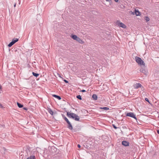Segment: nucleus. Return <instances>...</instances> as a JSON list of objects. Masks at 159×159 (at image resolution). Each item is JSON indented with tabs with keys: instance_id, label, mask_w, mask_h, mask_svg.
<instances>
[{
	"instance_id": "1",
	"label": "nucleus",
	"mask_w": 159,
	"mask_h": 159,
	"mask_svg": "<svg viewBox=\"0 0 159 159\" xmlns=\"http://www.w3.org/2000/svg\"><path fill=\"white\" fill-rule=\"evenodd\" d=\"M66 115L69 118H72L75 121H80L79 116L74 113L68 112H67Z\"/></svg>"
},
{
	"instance_id": "2",
	"label": "nucleus",
	"mask_w": 159,
	"mask_h": 159,
	"mask_svg": "<svg viewBox=\"0 0 159 159\" xmlns=\"http://www.w3.org/2000/svg\"><path fill=\"white\" fill-rule=\"evenodd\" d=\"M135 60L136 62L138 63V64L140 65H143L144 66L145 65V63L143 61L140 57H135Z\"/></svg>"
},
{
	"instance_id": "3",
	"label": "nucleus",
	"mask_w": 159,
	"mask_h": 159,
	"mask_svg": "<svg viewBox=\"0 0 159 159\" xmlns=\"http://www.w3.org/2000/svg\"><path fill=\"white\" fill-rule=\"evenodd\" d=\"M116 25L119 27H121L123 28H126V26L122 22H121L119 20H117L116 22Z\"/></svg>"
},
{
	"instance_id": "4",
	"label": "nucleus",
	"mask_w": 159,
	"mask_h": 159,
	"mask_svg": "<svg viewBox=\"0 0 159 159\" xmlns=\"http://www.w3.org/2000/svg\"><path fill=\"white\" fill-rule=\"evenodd\" d=\"M126 116H129L133 118L136 120H137V119L135 116V115L133 112L127 113L126 114Z\"/></svg>"
},
{
	"instance_id": "5",
	"label": "nucleus",
	"mask_w": 159,
	"mask_h": 159,
	"mask_svg": "<svg viewBox=\"0 0 159 159\" xmlns=\"http://www.w3.org/2000/svg\"><path fill=\"white\" fill-rule=\"evenodd\" d=\"M67 124V128L70 130H72L73 129V127L72 125L70 123V122L69 121L66 122Z\"/></svg>"
},
{
	"instance_id": "6",
	"label": "nucleus",
	"mask_w": 159,
	"mask_h": 159,
	"mask_svg": "<svg viewBox=\"0 0 159 159\" xmlns=\"http://www.w3.org/2000/svg\"><path fill=\"white\" fill-rule=\"evenodd\" d=\"M134 88L135 89H137L139 87H142L141 84L139 83H136L134 85Z\"/></svg>"
},
{
	"instance_id": "7",
	"label": "nucleus",
	"mask_w": 159,
	"mask_h": 159,
	"mask_svg": "<svg viewBox=\"0 0 159 159\" xmlns=\"http://www.w3.org/2000/svg\"><path fill=\"white\" fill-rule=\"evenodd\" d=\"M48 112L52 115L53 116V115L54 112L52 110V109L50 108H48Z\"/></svg>"
},
{
	"instance_id": "8",
	"label": "nucleus",
	"mask_w": 159,
	"mask_h": 159,
	"mask_svg": "<svg viewBox=\"0 0 159 159\" xmlns=\"http://www.w3.org/2000/svg\"><path fill=\"white\" fill-rule=\"evenodd\" d=\"M134 13L136 16H140L141 15L140 12L138 10L135 9L134 11Z\"/></svg>"
},
{
	"instance_id": "9",
	"label": "nucleus",
	"mask_w": 159,
	"mask_h": 159,
	"mask_svg": "<svg viewBox=\"0 0 159 159\" xmlns=\"http://www.w3.org/2000/svg\"><path fill=\"white\" fill-rule=\"evenodd\" d=\"M122 144L123 145L125 146H128L129 145V143L126 141H123L122 142Z\"/></svg>"
},
{
	"instance_id": "10",
	"label": "nucleus",
	"mask_w": 159,
	"mask_h": 159,
	"mask_svg": "<svg viewBox=\"0 0 159 159\" xmlns=\"http://www.w3.org/2000/svg\"><path fill=\"white\" fill-rule=\"evenodd\" d=\"M52 96L54 97V98H57L58 99L60 100L61 99V97L59 96L55 95L53 94L52 95Z\"/></svg>"
},
{
	"instance_id": "11",
	"label": "nucleus",
	"mask_w": 159,
	"mask_h": 159,
	"mask_svg": "<svg viewBox=\"0 0 159 159\" xmlns=\"http://www.w3.org/2000/svg\"><path fill=\"white\" fill-rule=\"evenodd\" d=\"M76 40L80 43H83L84 42L79 37H78Z\"/></svg>"
},
{
	"instance_id": "12",
	"label": "nucleus",
	"mask_w": 159,
	"mask_h": 159,
	"mask_svg": "<svg viewBox=\"0 0 159 159\" xmlns=\"http://www.w3.org/2000/svg\"><path fill=\"white\" fill-rule=\"evenodd\" d=\"M19 40V39L16 38H14L12 40V41L15 44Z\"/></svg>"
},
{
	"instance_id": "13",
	"label": "nucleus",
	"mask_w": 159,
	"mask_h": 159,
	"mask_svg": "<svg viewBox=\"0 0 159 159\" xmlns=\"http://www.w3.org/2000/svg\"><path fill=\"white\" fill-rule=\"evenodd\" d=\"M62 116L63 118L67 122H68L69 121V120L63 114H62Z\"/></svg>"
},
{
	"instance_id": "14",
	"label": "nucleus",
	"mask_w": 159,
	"mask_h": 159,
	"mask_svg": "<svg viewBox=\"0 0 159 159\" xmlns=\"http://www.w3.org/2000/svg\"><path fill=\"white\" fill-rule=\"evenodd\" d=\"M71 37L72 39H73L76 40V39L78 38V37H77L76 35H72L71 36Z\"/></svg>"
},
{
	"instance_id": "15",
	"label": "nucleus",
	"mask_w": 159,
	"mask_h": 159,
	"mask_svg": "<svg viewBox=\"0 0 159 159\" xmlns=\"http://www.w3.org/2000/svg\"><path fill=\"white\" fill-rule=\"evenodd\" d=\"M17 104L18 107L20 108H22L23 107V105L19 103L18 102H17Z\"/></svg>"
},
{
	"instance_id": "16",
	"label": "nucleus",
	"mask_w": 159,
	"mask_h": 159,
	"mask_svg": "<svg viewBox=\"0 0 159 159\" xmlns=\"http://www.w3.org/2000/svg\"><path fill=\"white\" fill-rule=\"evenodd\" d=\"M27 159H35V157L34 155H31L28 157Z\"/></svg>"
},
{
	"instance_id": "17",
	"label": "nucleus",
	"mask_w": 159,
	"mask_h": 159,
	"mask_svg": "<svg viewBox=\"0 0 159 159\" xmlns=\"http://www.w3.org/2000/svg\"><path fill=\"white\" fill-rule=\"evenodd\" d=\"M92 98L94 100H97V96L95 94H93L92 96Z\"/></svg>"
},
{
	"instance_id": "18",
	"label": "nucleus",
	"mask_w": 159,
	"mask_h": 159,
	"mask_svg": "<svg viewBox=\"0 0 159 159\" xmlns=\"http://www.w3.org/2000/svg\"><path fill=\"white\" fill-rule=\"evenodd\" d=\"M99 109H104V110H109V108L108 107H100Z\"/></svg>"
},
{
	"instance_id": "19",
	"label": "nucleus",
	"mask_w": 159,
	"mask_h": 159,
	"mask_svg": "<svg viewBox=\"0 0 159 159\" xmlns=\"http://www.w3.org/2000/svg\"><path fill=\"white\" fill-rule=\"evenodd\" d=\"M32 74L33 75L36 77H37L39 75V74L35 73L34 72H32Z\"/></svg>"
},
{
	"instance_id": "20",
	"label": "nucleus",
	"mask_w": 159,
	"mask_h": 159,
	"mask_svg": "<svg viewBox=\"0 0 159 159\" xmlns=\"http://www.w3.org/2000/svg\"><path fill=\"white\" fill-rule=\"evenodd\" d=\"M14 44V43H13V42L11 41L8 44V46L9 47H11V46H12L13 44Z\"/></svg>"
},
{
	"instance_id": "21",
	"label": "nucleus",
	"mask_w": 159,
	"mask_h": 159,
	"mask_svg": "<svg viewBox=\"0 0 159 159\" xmlns=\"http://www.w3.org/2000/svg\"><path fill=\"white\" fill-rule=\"evenodd\" d=\"M144 19L147 22L148 21L150 20L149 18L147 16L145 17Z\"/></svg>"
},
{
	"instance_id": "22",
	"label": "nucleus",
	"mask_w": 159,
	"mask_h": 159,
	"mask_svg": "<svg viewBox=\"0 0 159 159\" xmlns=\"http://www.w3.org/2000/svg\"><path fill=\"white\" fill-rule=\"evenodd\" d=\"M26 149L27 152H30V148L29 146H27L26 147Z\"/></svg>"
},
{
	"instance_id": "23",
	"label": "nucleus",
	"mask_w": 159,
	"mask_h": 159,
	"mask_svg": "<svg viewBox=\"0 0 159 159\" xmlns=\"http://www.w3.org/2000/svg\"><path fill=\"white\" fill-rule=\"evenodd\" d=\"M76 98L78 99L81 100L82 99L81 96L80 95H78L76 96Z\"/></svg>"
},
{
	"instance_id": "24",
	"label": "nucleus",
	"mask_w": 159,
	"mask_h": 159,
	"mask_svg": "<svg viewBox=\"0 0 159 159\" xmlns=\"http://www.w3.org/2000/svg\"><path fill=\"white\" fill-rule=\"evenodd\" d=\"M84 147H85V148H87V149H89V146H88V145H86V144L85 145H84Z\"/></svg>"
},
{
	"instance_id": "25",
	"label": "nucleus",
	"mask_w": 159,
	"mask_h": 159,
	"mask_svg": "<svg viewBox=\"0 0 159 159\" xmlns=\"http://www.w3.org/2000/svg\"><path fill=\"white\" fill-rule=\"evenodd\" d=\"M145 99L146 101L148 102L149 103V101L148 98H145Z\"/></svg>"
},
{
	"instance_id": "26",
	"label": "nucleus",
	"mask_w": 159,
	"mask_h": 159,
	"mask_svg": "<svg viewBox=\"0 0 159 159\" xmlns=\"http://www.w3.org/2000/svg\"><path fill=\"white\" fill-rule=\"evenodd\" d=\"M64 81L66 83H68V81L66 80H64Z\"/></svg>"
},
{
	"instance_id": "27",
	"label": "nucleus",
	"mask_w": 159,
	"mask_h": 159,
	"mask_svg": "<svg viewBox=\"0 0 159 159\" xmlns=\"http://www.w3.org/2000/svg\"><path fill=\"white\" fill-rule=\"evenodd\" d=\"M23 109L25 110H27V108L26 107H24L23 108Z\"/></svg>"
},
{
	"instance_id": "28",
	"label": "nucleus",
	"mask_w": 159,
	"mask_h": 159,
	"mask_svg": "<svg viewBox=\"0 0 159 159\" xmlns=\"http://www.w3.org/2000/svg\"><path fill=\"white\" fill-rule=\"evenodd\" d=\"M3 107V106H2V104H1L0 103V108H2Z\"/></svg>"
},
{
	"instance_id": "29",
	"label": "nucleus",
	"mask_w": 159,
	"mask_h": 159,
	"mask_svg": "<svg viewBox=\"0 0 159 159\" xmlns=\"http://www.w3.org/2000/svg\"><path fill=\"white\" fill-rule=\"evenodd\" d=\"M106 1L110 2L111 1V0H106Z\"/></svg>"
},
{
	"instance_id": "30",
	"label": "nucleus",
	"mask_w": 159,
	"mask_h": 159,
	"mask_svg": "<svg viewBox=\"0 0 159 159\" xmlns=\"http://www.w3.org/2000/svg\"><path fill=\"white\" fill-rule=\"evenodd\" d=\"M81 92H86V91H85V90L83 89V90H82L81 91Z\"/></svg>"
},
{
	"instance_id": "31",
	"label": "nucleus",
	"mask_w": 159,
	"mask_h": 159,
	"mask_svg": "<svg viewBox=\"0 0 159 159\" xmlns=\"http://www.w3.org/2000/svg\"><path fill=\"white\" fill-rule=\"evenodd\" d=\"M78 147L79 148H80V144H78Z\"/></svg>"
},
{
	"instance_id": "32",
	"label": "nucleus",
	"mask_w": 159,
	"mask_h": 159,
	"mask_svg": "<svg viewBox=\"0 0 159 159\" xmlns=\"http://www.w3.org/2000/svg\"><path fill=\"white\" fill-rule=\"evenodd\" d=\"M2 86H1V84H0V90L2 89Z\"/></svg>"
},
{
	"instance_id": "33",
	"label": "nucleus",
	"mask_w": 159,
	"mask_h": 159,
	"mask_svg": "<svg viewBox=\"0 0 159 159\" xmlns=\"http://www.w3.org/2000/svg\"><path fill=\"white\" fill-rule=\"evenodd\" d=\"M116 2H117L118 1V0H114Z\"/></svg>"
},
{
	"instance_id": "34",
	"label": "nucleus",
	"mask_w": 159,
	"mask_h": 159,
	"mask_svg": "<svg viewBox=\"0 0 159 159\" xmlns=\"http://www.w3.org/2000/svg\"><path fill=\"white\" fill-rule=\"evenodd\" d=\"M113 127L115 129H116L117 128L115 126H113Z\"/></svg>"
},
{
	"instance_id": "35",
	"label": "nucleus",
	"mask_w": 159,
	"mask_h": 159,
	"mask_svg": "<svg viewBox=\"0 0 159 159\" xmlns=\"http://www.w3.org/2000/svg\"><path fill=\"white\" fill-rule=\"evenodd\" d=\"M157 133L158 134H159V130H157Z\"/></svg>"
},
{
	"instance_id": "36",
	"label": "nucleus",
	"mask_w": 159,
	"mask_h": 159,
	"mask_svg": "<svg viewBox=\"0 0 159 159\" xmlns=\"http://www.w3.org/2000/svg\"><path fill=\"white\" fill-rule=\"evenodd\" d=\"M16 3H15L14 5V7H15L16 6Z\"/></svg>"
}]
</instances>
